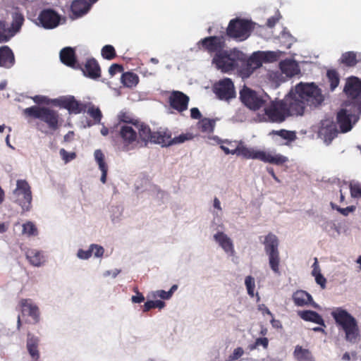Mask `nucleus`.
<instances>
[{"label": "nucleus", "instance_id": "obj_46", "mask_svg": "<svg viewBox=\"0 0 361 361\" xmlns=\"http://www.w3.org/2000/svg\"><path fill=\"white\" fill-rule=\"evenodd\" d=\"M116 51L112 45H105L102 49V56L104 59L111 60L116 57Z\"/></svg>", "mask_w": 361, "mask_h": 361}, {"label": "nucleus", "instance_id": "obj_54", "mask_svg": "<svg viewBox=\"0 0 361 361\" xmlns=\"http://www.w3.org/2000/svg\"><path fill=\"white\" fill-rule=\"evenodd\" d=\"M59 154L66 164L71 161V160L74 159L76 157V154L75 152L69 153L63 148L60 149Z\"/></svg>", "mask_w": 361, "mask_h": 361}, {"label": "nucleus", "instance_id": "obj_39", "mask_svg": "<svg viewBox=\"0 0 361 361\" xmlns=\"http://www.w3.org/2000/svg\"><path fill=\"white\" fill-rule=\"evenodd\" d=\"M24 22V17L21 13H15L13 16V21L11 23V27H9L10 30L13 32V36L19 32Z\"/></svg>", "mask_w": 361, "mask_h": 361}, {"label": "nucleus", "instance_id": "obj_5", "mask_svg": "<svg viewBox=\"0 0 361 361\" xmlns=\"http://www.w3.org/2000/svg\"><path fill=\"white\" fill-rule=\"evenodd\" d=\"M331 316L338 326L341 327L345 334V340L350 343H355L359 336V328L356 319L342 307L336 308Z\"/></svg>", "mask_w": 361, "mask_h": 361}, {"label": "nucleus", "instance_id": "obj_47", "mask_svg": "<svg viewBox=\"0 0 361 361\" xmlns=\"http://www.w3.org/2000/svg\"><path fill=\"white\" fill-rule=\"evenodd\" d=\"M247 59L255 70L260 68L263 64L259 51L254 52Z\"/></svg>", "mask_w": 361, "mask_h": 361}, {"label": "nucleus", "instance_id": "obj_22", "mask_svg": "<svg viewBox=\"0 0 361 361\" xmlns=\"http://www.w3.org/2000/svg\"><path fill=\"white\" fill-rule=\"evenodd\" d=\"M77 69H80L85 76L91 79H97L101 76L100 66L94 58L87 59L83 67L79 64Z\"/></svg>", "mask_w": 361, "mask_h": 361}, {"label": "nucleus", "instance_id": "obj_27", "mask_svg": "<svg viewBox=\"0 0 361 361\" xmlns=\"http://www.w3.org/2000/svg\"><path fill=\"white\" fill-rule=\"evenodd\" d=\"M214 238L226 253H230L231 255L234 254L233 242L227 235L219 231L214 235Z\"/></svg>", "mask_w": 361, "mask_h": 361}, {"label": "nucleus", "instance_id": "obj_13", "mask_svg": "<svg viewBox=\"0 0 361 361\" xmlns=\"http://www.w3.org/2000/svg\"><path fill=\"white\" fill-rule=\"evenodd\" d=\"M360 114L356 111V108H353L352 106H345V108L341 109L336 116L337 123L342 133L350 131L353 128L352 120L354 121V123L356 122Z\"/></svg>", "mask_w": 361, "mask_h": 361}, {"label": "nucleus", "instance_id": "obj_23", "mask_svg": "<svg viewBox=\"0 0 361 361\" xmlns=\"http://www.w3.org/2000/svg\"><path fill=\"white\" fill-rule=\"evenodd\" d=\"M98 0H74L73 1L71 9L73 14L76 17H81L87 13L92 6Z\"/></svg>", "mask_w": 361, "mask_h": 361}, {"label": "nucleus", "instance_id": "obj_8", "mask_svg": "<svg viewBox=\"0 0 361 361\" xmlns=\"http://www.w3.org/2000/svg\"><path fill=\"white\" fill-rule=\"evenodd\" d=\"M140 129V139L145 146L148 142L161 145L163 147L170 146L171 142V133L168 130H159L152 132L147 124L142 126Z\"/></svg>", "mask_w": 361, "mask_h": 361}, {"label": "nucleus", "instance_id": "obj_24", "mask_svg": "<svg viewBox=\"0 0 361 361\" xmlns=\"http://www.w3.org/2000/svg\"><path fill=\"white\" fill-rule=\"evenodd\" d=\"M15 56L12 49L7 45L0 47V66L11 68L15 64Z\"/></svg>", "mask_w": 361, "mask_h": 361}, {"label": "nucleus", "instance_id": "obj_37", "mask_svg": "<svg viewBox=\"0 0 361 361\" xmlns=\"http://www.w3.org/2000/svg\"><path fill=\"white\" fill-rule=\"evenodd\" d=\"M121 82L125 87L132 88L138 84L139 77L134 73L126 72L122 74Z\"/></svg>", "mask_w": 361, "mask_h": 361}, {"label": "nucleus", "instance_id": "obj_57", "mask_svg": "<svg viewBox=\"0 0 361 361\" xmlns=\"http://www.w3.org/2000/svg\"><path fill=\"white\" fill-rule=\"evenodd\" d=\"M312 276L315 277L316 283L321 286L322 289H324L326 288V279L321 272L312 274Z\"/></svg>", "mask_w": 361, "mask_h": 361}, {"label": "nucleus", "instance_id": "obj_41", "mask_svg": "<svg viewBox=\"0 0 361 361\" xmlns=\"http://www.w3.org/2000/svg\"><path fill=\"white\" fill-rule=\"evenodd\" d=\"M215 121L213 119L204 118L198 123V128L203 133H212L214 131Z\"/></svg>", "mask_w": 361, "mask_h": 361}, {"label": "nucleus", "instance_id": "obj_10", "mask_svg": "<svg viewBox=\"0 0 361 361\" xmlns=\"http://www.w3.org/2000/svg\"><path fill=\"white\" fill-rule=\"evenodd\" d=\"M264 250L269 257V263L272 271L276 274L279 273L280 257L279 251V239L276 235L270 233L265 236L263 242Z\"/></svg>", "mask_w": 361, "mask_h": 361}, {"label": "nucleus", "instance_id": "obj_35", "mask_svg": "<svg viewBox=\"0 0 361 361\" xmlns=\"http://www.w3.org/2000/svg\"><path fill=\"white\" fill-rule=\"evenodd\" d=\"M236 70L243 78H249L255 71L246 55L245 60L240 61L239 66Z\"/></svg>", "mask_w": 361, "mask_h": 361}, {"label": "nucleus", "instance_id": "obj_44", "mask_svg": "<svg viewBox=\"0 0 361 361\" xmlns=\"http://www.w3.org/2000/svg\"><path fill=\"white\" fill-rule=\"evenodd\" d=\"M271 134L277 135L288 141H293L296 136L294 132L281 129L280 130H272Z\"/></svg>", "mask_w": 361, "mask_h": 361}, {"label": "nucleus", "instance_id": "obj_17", "mask_svg": "<svg viewBox=\"0 0 361 361\" xmlns=\"http://www.w3.org/2000/svg\"><path fill=\"white\" fill-rule=\"evenodd\" d=\"M214 92L221 100L228 101L235 97L234 84L231 78H225L216 82L214 85Z\"/></svg>", "mask_w": 361, "mask_h": 361}, {"label": "nucleus", "instance_id": "obj_45", "mask_svg": "<svg viewBox=\"0 0 361 361\" xmlns=\"http://www.w3.org/2000/svg\"><path fill=\"white\" fill-rule=\"evenodd\" d=\"M164 306L165 302L161 300H148L143 305V312H148L153 308L162 309Z\"/></svg>", "mask_w": 361, "mask_h": 361}, {"label": "nucleus", "instance_id": "obj_34", "mask_svg": "<svg viewBox=\"0 0 361 361\" xmlns=\"http://www.w3.org/2000/svg\"><path fill=\"white\" fill-rule=\"evenodd\" d=\"M26 258L28 259L30 263L35 267H39L44 262L42 253L35 249H30L27 251Z\"/></svg>", "mask_w": 361, "mask_h": 361}, {"label": "nucleus", "instance_id": "obj_7", "mask_svg": "<svg viewBox=\"0 0 361 361\" xmlns=\"http://www.w3.org/2000/svg\"><path fill=\"white\" fill-rule=\"evenodd\" d=\"M254 28V23L251 20L236 18L230 20L226 28V35L243 41L249 37Z\"/></svg>", "mask_w": 361, "mask_h": 361}, {"label": "nucleus", "instance_id": "obj_40", "mask_svg": "<svg viewBox=\"0 0 361 361\" xmlns=\"http://www.w3.org/2000/svg\"><path fill=\"white\" fill-rule=\"evenodd\" d=\"M326 77L330 84V90L334 91L339 85V75L336 70L330 69L327 71Z\"/></svg>", "mask_w": 361, "mask_h": 361}, {"label": "nucleus", "instance_id": "obj_11", "mask_svg": "<svg viewBox=\"0 0 361 361\" xmlns=\"http://www.w3.org/2000/svg\"><path fill=\"white\" fill-rule=\"evenodd\" d=\"M133 126L121 125L118 135L121 139L122 149L123 151H129L139 146H143L144 143L140 139L139 133Z\"/></svg>", "mask_w": 361, "mask_h": 361}, {"label": "nucleus", "instance_id": "obj_19", "mask_svg": "<svg viewBox=\"0 0 361 361\" xmlns=\"http://www.w3.org/2000/svg\"><path fill=\"white\" fill-rule=\"evenodd\" d=\"M60 16L53 9L42 10L39 16V24L45 29H53L59 25Z\"/></svg>", "mask_w": 361, "mask_h": 361}, {"label": "nucleus", "instance_id": "obj_43", "mask_svg": "<svg viewBox=\"0 0 361 361\" xmlns=\"http://www.w3.org/2000/svg\"><path fill=\"white\" fill-rule=\"evenodd\" d=\"M22 233L27 237L36 236L38 235V231L36 226L32 221H27L23 224Z\"/></svg>", "mask_w": 361, "mask_h": 361}, {"label": "nucleus", "instance_id": "obj_49", "mask_svg": "<svg viewBox=\"0 0 361 361\" xmlns=\"http://www.w3.org/2000/svg\"><path fill=\"white\" fill-rule=\"evenodd\" d=\"M193 136L191 133H183L179 135L174 138L171 137V145L183 143L187 140H190L192 139Z\"/></svg>", "mask_w": 361, "mask_h": 361}, {"label": "nucleus", "instance_id": "obj_52", "mask_svg": "<svg viewBox=\"0 0 361 361\" xmlns=\"http://www.w3.org/2000/svg\"><path fill=\"white\" fill-rule=\"evenodd\" d=\"M262 345L264 349H267L269 345V340L266 337L258 338L255 340L254 344L250 345L251 350L257 348L258 346Z\"/></svg>", "mask_w": 361, "mask_h": 361}, {"label": "nucleus", "instance_id": "obj_33", "mask_svg": "<svg viewBox=\"0 0 361 361\" xmlns=\"http://www.w3.org/2000/svg\"><path fill=\"white\" fill-rule=\"evenodd\" d=\"M280 68L283 73L290 77L297 75L300 71L298 64L291 60L281 61Z\"/></svg>", "mask_w": 361, "mask_h": 361}, {"label": "nucleus", "instance_id": "obj_15", "mask_svg": "<svg viewBox=\"0 0 361 361\" xmlns=\"http://www.w3.org/2000/svg\"><path fill=\"white\" fill-rule=\"evenodd\" d=\"M240 98L247 107L254 111L259 109L266 102L262 96L247 87L240 90Z\"/></svg>", "mask_w": 361, "mask_h": 361}, {"label": "nucleus", "instance_id": "obj_32", "mask_svg": "<svg viewBox=\"0 0 361 361\" xmlns=\"http://www.w3.org/2000/svg\"><path fill=\"white\" fill-rule=\"evenodd\" d=\"M94 155L95 160L99 165V168L102 171V176L100 180L103 183H105L106 181L108 166L104 161V155L100 149L95 150Z\"/></svg>", "mask_w": 361, "mask_h": 361}, {"label": "nucleus", "instance_id": "obj_21", "mask_svg": "<svg viewBox=\"0 0 361 361\" xmlns=\"http://www.w3.org/2000/svg\"><path fill=\"white\" fill-rule=\"evenodd\" d=\"M19 306L23 316L30 317L34 324L39 322V310L31 299H21L19 301Z\"/></svg>", "mask_w": 361, "mask_h": 361}, {"label": "nucleus", "instance_id": "obj_59", "mask_svg": "<svg viewBox=\"0 0 361 361\" xmlns=\"http://www.w3.org/2000/svg\"><path fill=\"white\" fill-rule=\"evenodd\" d=\"M243 349L240 347H238L233 350V353L229 355L228 359L229 360H238L243 355Z\"/></svg>", "mask_w": 361, "mask_h": 361}, {"label": "nucleus", "instance_id": "obj_62", "mask_svg": "<svg viewBox=\"0 0 361 361\" xmlns=\"http://www.w3.org/2000/svg\"><path fill=\"white\" fill-rule=\"evenodd\" d=\"M190 116L193 119H200L202 114L197 108L193 107L190 109Z\"/></svg>", "mask_w": 361, "mask_h": 361}, {"label": "nucleus", "instance_id": "obj_63", "mask_svg": "<svg viewBox=\"0 0 361 361\" xmlns=\"http://www.w3.org/2000/svg\"><path fill=\"white\" fill-rule=\"evenodd\" d=\"M157 295L164 300H168L171 298V293L163 290H157Z\"/></svg>", "mask_w": 361, "mask_h": 361}, {"label": "nucleus", "instance_id": "obj_38", "mask_svg": "<svg viewBox=\"0 0 361 361\" xmlns=\"http://www.w3.org/2000/svg\"><path fill=\"white\" fill-rule=\"evenodd\" d=\"M13 37V32L10 30L5 20H0V43L8 42Z\"/></svg>", "mask_w": 361, "mask_h": 361}, {"label": "nucleus", "instance_id": "obj_36", "mask_svg": "<svg viewBox=\"0 0 361 361\" xmlns=\"http://www.w3.org/2000/svg\"><path fill=\"white\" fill-rule=\"evenodd\" d=\"M293 355L298 361H314L312 353L300 345H296Z\"/></svg>", "mask_w": 361, "mask_h": 361}, {"label": "nucleus", "instance_id": "obj_42", "mask_svg": "<svg viewBox=\"0 0 361 361\" xmlns=\"http://www.w3.org/2000/svg\"><path fill=\"white\" fill-rule=\"evenodd\" d=\"M87 104V114L92 118L96 123H100L102 114L99 107L95 106L92 103H86Z\"/></svg>", "mask_w": 361, "mask_h": 361}, {"label": "nucleus", "instance_id": "obj_50", "mask_svg": "<svg viewBox=\"0 0 361 361\" xmlns=\"http://www.w3.org/2000/svg\"><path fill=\"white\" fill-rule=\"evenodd\" d=\"M245 284L247 290V293L251 297H254V290L255 288V279L251 276H247L245 280Z\"/></svg>", "mask_w": 361, "mask_h": 361}, {"label": "nucleus", "instance_id": "obj_60", "mask_svg": "<svg viewBox=\"0 0 361 361\" xmlns=\"http://www.w3.org/2000/svg\"><path fill=\"white\" fill-rule=\"evenodd\" d=\"M123 70V66L121 65L114 63L109 68V73L111 76H114L117 73H121Z\"/></svg>", "mask_w": 361, "mask_h": 361}, {"label": "nucleus", "instance_id": "obj_56", "mask_svg": "<svg viewBox=\"0 0 361 361\" xmlns=\"http://www.w3.org/2000/svg\"><path fill=\"white\" fill-rule=\"evenodd\" d=\"M91 250H92V254L94 255V257H102L104 252V249L103 247L92 244L90 245Z\"/></svg>", "mask_w": 361, "mask_h": 361}, {"label": "nucleus", "instance_id": "obj_18", "mask_svg": "<svg viewBox=\"0 0 361 361\" xmlns=\"http://www.w3.org/2000/svg\"><path fill=\"white\" fill-rule=\"evenodd\" d=\"M189 97L183 92L178 90H173L169 97V103L170 106L179 113H182L188 109Z\"/></svg>", "mask_w": 361, "mask_h": 361}, {"label": "nucleus", "instance_id": "obj_53", "mask_svg": "<svg viewBox=\"0 0 361 361\" xmlns=\"http://www.w3.org/2000/svg\"><path fill=\"white\" fill-rule=\"evenodd\" d=\"M351 197L353 198H361V184L354 183L350 185Z\"/></svg>", "mask_w": 361, "mask_h": 361}, {"label": "nucleus", "instance_id": "obj_26", "mask_svg": "<svg viewBox=\"0 0 361 361\" xmlns=\"http://www.w3.org/2000/svg\"><path fill=\"white\" fill-rule=\"evenodd\" d=\"M27 336V350L32 359L36 361L39 358V352L38 350L39 339L31 333H28Z\"/></svg>", "mask_w": 361, "mask_h": 361}, {"label": "nucleus", "instance_id": "obj_14", "mask_svg": "<svg viewBox=\"0 0 361 361\" xmlns=\"http://www.w3.org/2000/svg\"><path fill=\"white\" fill-rule=\"evenodd\" d=\"M198 44L202 46V50L210 55H217L224 51L226 47V39L222 35L210 36L200 40Z\"/></svg>", "mask_w": 361, "mask_h": 361}, {"label": "nucleus", "instance_id": "obj_28", "mask_svg": "<svg viewBox=\"0 0 361 361\" xmlns=\"http://www.w3.org/2000/svg\"><path fill=\"white\" fill-rule=\"evenodd\" d=\"M298 315L305 321L312 322L325 326L322 317L317 312L312 310H303L298 312Z\"/></svg>", "mask_w": 361, "mask_h": 361}, {"label": "nucleus", "instance_id": "obj_1", "mask_svg": "<svg viewBox=\"0 0 361 361\" xmlns=\"http://www.w3.org/2000/svg\"><path fill=\"white\" fill-rule=\"evenodd\" d=\"M220 144V148L226 154H236L246 159H257L277 166H281L288 161L287 157L281 154H272L263 150L247 147L241 141L225 140L221 141Z\"/></svg>", "mask_w": 361, "mask_h": 361}, {"label": "nucleus", "instance_id": "obj_12", "mask_svg": "<svg viewBox=\"0 0 361 361\" xmlns=\"http://www.w3.org/2000/svg\"><path fill=\"white\" fill-rule=\"evenodd\" d=\"M15 202L18 204L23 212H28L32 207V192L30 186L25 180H18L16 188L13 190Z\"/></svg>", "mask_w": 361, "mask_h": 361}, {"label": "nucleus", "instance_id": "obj_64", "mask_svg": "<svg viewBox=\"0 0 361 361\" xmlns=\"http://www.w3.org/2000/svg\"><path fill=\"white\" fill-rule=\"evenodd\" d=\"M279 19L276 17H271L269 18H268L267 21V25L269 27H273L275 26V25L276 24V23L278 22Z\"/></svg>", "mask_w": 361, "mask_h": 361}, {"label": "nucleus", "instance_id": "obj_16", "mask_svg": "<svg viewBox=\"0 0 361 361\" xmlns=\"http://www.w3.org/2000/svg\"><path fill=\"white\" fill-rule=\"evenodd\" d=\"M53 105L66 109L70 114H78L87 110V104L81 103L73 96L61 97L53 99Z\"/></svg>", "mask_w": 361, "mask_h": 361}, {"label": "nucleus", "instance_id": "obj_6", "mask_svg": "<svg viewBox=\"0 0 361 361\" xmlns=\"http://www.w3.org/2000/svg\"><path fill=\"white\" fill-rule=\"evenodd\" d=\"M24 114L27 116L39 119L45 123L51 130H56L59 127V114L56 111L50 108L32 106L24 109Z\"/></svg>", "mask_w": 361, "mask_h": 361}, {"label": "nucleus", "instance_id": "obj_29", "mask_svg": "<svg viewBox=\"0 0 361 361\" xmlns=\"http://www.w3.org/2000/svg\"><path fill=\"white\" fill-rule=\"evenodd\" d=\"M339 61L346 67H354L361 61V57L358 59L356 52L350 51L342 54Z\"/></svg>", "mask_w": 361, "mask_h": 361}, {"label": "nucleus", "instance_id": "obj_20", "mask_svg": "<svg viewBox=\"0 0 361 361\" xmlns=\"http://www.w3.org/2000/svg\"><path fill=\"white\" fill-rule=\"evenodd\" d=\"M338 134L336 124L332 121L324 120L321 122L318 135L325 142L329 144Z\"/></svg>", "mask_w": 361, "mask_h": 361}, {"label": "nucleus", "instance_id": "obj_25", "mask_svg": "<svg viewBox=\"0 0 361 361\" xmlns=\"http://www.w3.org/2000/svg\"><path fill=\"white\" fill-rule=\"evenodd\" d=\"M60 59L67 66L78 68L79 63L77 62L75 52L71 47H65L60 51Z\"/></svg>", "mask_w": 361, "mask_h": 361}, {"label": "nucleus", "instance_id": "obj_58", "mask_svg": "<svg viewBox=\"0 0 361 361\" xmlns=\"http://www.w3.org/2000/svg\"><path fill=\"white\" fill-rule=\"evenodd\" d=\"M133 291L136 293L135 295H133L132 298H131V300L133 303H141L142 302H144L145 300V297L144 295H142V293H140L137 288H135L133 289Z\"/></svg>", "mask_w": 361, "mask_h": 361}, {"label": "nucleus", "instance_id": "obj_31", "mask_svg": "<svg viewBox=\"0 0 361 361\" xmlns=\"http://www.w3.org/2000/svg\"><path fill=\"white\" fill-rule=\"evenodd\" d=\"M293 300L295 305L302 307L311 303L312 298L307 292L298 290L293 293Z\"/></svg>", "mask_w": 361, "mask_h": 361}, {"label": "nucleus", "instance_id": "obj_51", "mask_svg": "<svg viewBox=\"0 0 361 361\" xmlns=\"http://www.w3.org/2000/svg\"><path fill=\"white\" fill-rule=\"evenodd\" d=\"M331 206L332 209L337 210L338 212H340L342 215L346 216H348L350 212H353L356 207L355 206H349L345 208H341L336 204H334L333 202L331 203Z\"/></svg>", "mask_w": 361, "mask_h": 361}, {"label": "nucleus", "instance_id": "obj_4", "mask_svg": "<svg viewBox=\"0 0 361 361\" xmlns=\"http://www.w3.org/2000/svg\"><path fill=\"white\" fill-rule=\"evenodd\" d=\"M245 59V54L237 48L224 49L223 52L214 55L212 63L222 73H231L236 70L240 61Z\"/></svg>", "mask_w": 361, "mask_h": 361}, {"label": "nucleus", "instance_id": "obj_30", "mask_svg": "<svg viewBox=\"0 0 361 361\" xmlns=\"http://www.w3.org/2000/svg\"><path fill=\"white\" fill-rule=\"evenodd\" d=\"M118 120L120 122L123 123V125L133 126L137 130L139 133L140 132V129L143 128L142 126H145V124L138 119L133 118L128 113L123 111H121L119 114Z\"/></svg>", "mask_w": 361, "mask_h": 361}, {"label": "nucleus", "instance_id": "obj_55", "mask_svg": "<svg viewBox=\"0 0 361 361\" xmlns=\"http://www.w3.org/2000/svg\"><path fill=\"white\" fill-rule=\"evenodd\" d=\"M32 100L38 104H53V99H50L45 96L42 95H36L32 97Z\"/></svg>", "mask_w": 361, "mask_h": 361}, {"label": "nucleus", "instance_id": "obj_9", "mask_svg": "<svg viewBox=\"0 0 361 361\" xmlns=\"http://www.w3.org/2000/svg\"><path fill=\"white\" fill-rule=\"evenodd\" d=\"M343 91L351 100L346 102L345 106H352L356 108L358 113H361V80L355 76L348 78Z\"/></svg>", "mask_w": 361, "mask_h": 361}, {"label": "nucleus", "instance_id": "obj_3", "mask_svg": "<svg viewBox=\"0 0 361 361\" xmlns=\"http://www.w3.org/2000/svg\"><path fill=\"white\" fill-rule=\"evenodd\" d=\"M297 105L302 108L301 116L304 115L307 106L317 107L324 100L321 90L314 83L300 82L290 92Z\"/></svg>", "mask_w": 361, "mask_h": 361}, {"label": "nucleus", "instance_id": "obj_61", "mask_svg": "<svg viewBox=\"0 0 361 361\" xmlns=\"http://www.w3.org/2000/svg\"><path fill=\"white\" fill-rule=\"evenodd\" d=\"M92 255V250H91V247H90V249L87 250H83L82 249H80L78 252V257L82 259H89Z\"/></svg>", "mask_w": 361, "mask_h": 361}, {"label": "nucleus", "instance_id": "obj_48", "mask_svg": "<svg viewBox=\"0 0 361 361\" xmlns=\"http://www.w3.org/2000/svg\"><path fill=\"white\" fill-rule=\"evenodd\" d=\"M259 54L262 56L263 63H269L276 61L278 59V55L274 51H261Z\"/></svg>", "mask_w": 361, "mask_h": 361}, {"label": "nucleus", "instance_id": "obj_2", "mask_svg": "<svg viewBox=\"0 0 361 361\" xmlns=\"http://www.w3.org/2000/svg\"><path fill=\"white\" fill-rule=\"evenodd\" d=\"M264 120L281 123L289 117L301 116L302 108L295 103L289 92L282 99L271 100L264 109Z\"/></svg>", "mask_w": 361, "mask_h": 361}]
</instances>
